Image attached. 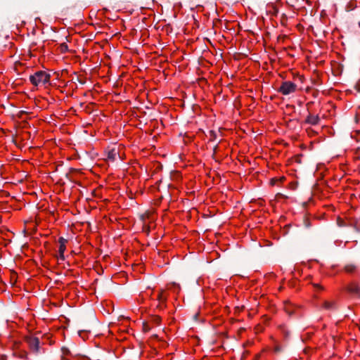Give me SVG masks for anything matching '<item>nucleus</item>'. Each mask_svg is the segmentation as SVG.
Wrapping results in <instances>:
<instances>
[{
    "mask_svg": "<svg viewBox=\"0 0 360 360\" xmlns=\"http://www.w3.org/2000/svg\"><path fill=\"white\" fill-rule=\"evenodd\" d=\"M337 224H338V225L339 226H345V223L344 220L342 218H340V217H338L337 219Z\"/></svg>",
    "mask_w": 360,
    "mask_h": 360,
    "instance_id": "2eb2a0df",
    "label": "nucleus"
},
{
    "mask_svg": "<svg viewBox=\"0 0 360 360\" xmlns=\"http://www.w3.org/2000/svg\"><path fill=\"white\" fill-rule=\"evenodd\" d=\"M284 309L288 314H292L293 312V306L290 302L284 303Z\"/></svg>",
    "mask_w": 360,
    "mask_h": 360,
    "instance_id": "9b49d317",
    "label": "nucleus"
},
{
    "mask_svg": "<svg viewBox=\"0 0 360 360\" xmlns=\"http://www.w3.org/2000/svg\"><path fill=\"white\" fill-rule=\"evenodd\" d=\"M1 360H6L5 356H1Z\"/></svg>",
    "mask_w": 360,
    "mask_h": 360,
    "instance_id": "6ab92c4d",
    "label": "nucleus"
},
{
    "mask_svg": "<svg viewBox=\"0 0 360 360\" xmlns=\"http://www.w3.org/2000/svg\"><path fill=\"white\" fill-rule=\"evenodd\" d=\"M20 358L27 359V353L26 352H24L20 356Z\"/></svg>",
    "mask_w": 360,
    "mask_h": 360,
    "instance_id": "f3484780",
    "label": "nucleus"
},
{
    "mask_svg": "<svg viewBox=\"0 0 360 360\" xmlns=\"http://www.w3.org/2000/svg\"><path fill=\"white\" fill-rule=\"evenodd\" d=\"M68 242V240L64 238L63 237H60L58 238V243H59L58 253H59V258L61 260L65 259L64 253L66 250Z\"/></svg>",
    "mask_w": 360,
    "mask_h": 360,
    "instance_id": "20e7f679",
    "label": "nucleus"
},
{
    "mask_svg": "<svg viewBox=\"0 0 360 360\" xmlns=\"http://www.w3.org/2000/svg\"><path fill=\"white\" fill-rule=\"evenodd\" d=\"M150 322L153 326H158L161 322V318L157 315L153 316L150 318Z\"/></svg>",
    "mask_w": 360,
    "mask_h": 360,
    "instance_id": "9d476101",
    "label": "nucleus"
},
{
    "mask_svg": "<svg viewBox=\"0 0 360 360\" xmlns=\"http://www.w3.org/2000/svg\"><path fill=\"white\" fill-rule=\"evenodd\" d=\"M319 120H320V119L318 115L309 114L307 117L305 122L308 124L315 125L319 123Z\"/></svg>",
    "mask_w": 360,
    "mask_h": 360,
    "instance_id": "6e6552de",
    "label": "nucleus"
},
{
    "mask_svg": "<svg viewBox=\"0 0 360 360\" xmlns=\"http://www.w3.org/2000/svg\"><path fill=\"white\" fill-rule=\"evenodd\" d=\"M335 307V302L332 300H325L322 304V308L325 309H333Z\"/></svg>",
    "mask_w": 360,
    "mask_h": 360,
    "instance_id": "1a4fd4ad",
    "label": "nucleus"
},
{
    "mask_svg": "<svg viewBox=\"0 0 360 360\" xmlns=\"http://www.w3.org/2000/svg\"><path fill=\"white\" fill-rule=\"evenodd\" d=\"M343 269L345 273L352 274L357 272L358 266L354 263H350L346 264Z\"/></svg>",
    "mask_w": 360,
    "mask_h": 360,
    "instance_id": "0eeeda50",
    "label": "nucleus"
},
{
    "mask_svg": "<svg viewBox=\"0 0 360 360\" xmlns=\"http://www.w3.org/2000/svg\"><path fill=\"white\" fill-rule=\"evenodd\" d=\"M30 82L36 87H45L50 85L51 75L46 71L39 70L30 76Z\"/></svg>",
    "mask_w": 360,
    "mask_h": 360,
    "instance_id": "f257e3e1",
    "label": "nucleus"
},
{
    "mask_svg": "<svg viewBox=\"0 0 360 360\" xmlns=\"http://www.w3.org/2000/svg\"><path fill=\"white\" fill-rule=\"evenodd\" d=\"M157 299L158 300V308L162 309L165 306V302L167 300L166 292L164 290H161L158 292Z\"/></svg>",
    "mask_w": 360,
    "mask_h": 360,
    "instance_id": "39448f33",
    "label": "nucleus"
},
{
    "mask_svg": "<svg viewBox=\"0 0 360 360\" xmlns=\"http://www.w3.org/2000/svg\"><path fill=\"white\" fill-rule=\"evenodd\" d=\"M297 90V85L290 82V81H285L282 82L281 84L278 92L281 94L286 96L292 93H295Z\"/></svg>",
    "mask_w": 360,
    "mask_h": 360,
    "instance_id": "f03ea898",
    "label": "nucleus"
},
{
    "mask_svg": "<svg viewBox=\"0 0 360 360\" xmlns=\"http://www.w3.org/2000/svg\"><path fill=\"white\" fill-rule=\"evenodd\" d=\"M153 327L150 321L143 322V331L144 333H148L150 330L151 328Z\"/></svg>",
    "mask_w": 360,
    "mask_h": 360,
    "instance_id": "ddd939ff",
    "label": "nucleus"
},
{
    "mask_svg": "<svg viewBox=\"0 0 360 360\" xmlns=\"http://www.w3.org/2000/svg\"><path fill=\"white\" fill-rule=\"evenodd\" d=\"M347 290L349 292L358 295L360 296V285L356 282H352L347 285Z\"/></svg>",
    "mask_w": 360,
    "mask_h": 360,
    "instance_id": "423d86ee",
    "label": "nucleus"
},
{
    "mask_svg": "<svg viewBox=\"0 0 360 360\" xmlns=\"http://www.w3.org/2000/svg\"><path fill=\"white\" fill-rule=\"evenodd\" d=\"M313 285L316 289H317L319 290H323V287L321 286L320 284L316 283V284H313Z\"/></svg>",
    "mask_w": 360,
    "mask_h": 360,
    "instance_id": "dca6fc26",
    "label": "nucleus"
},
{
    "mask_svg": "<svg viewBox=\"0 0 360 360\" xmlns=\"http://www.w3.org/2000/svg\"><path fill=\"white\" fill-rule=\"evenodd\" d=\"M60 49L61 52L63 53L67 52L68 50V45L65 43L61 44L60 46Z\"/></svg>",
    "mask_w": 360,
    "mask_h": 360,
    "instance_id": "4468645a",
    "label": "nucleus"
},
{
    "mask_svg": "<svg viewBox=\"0 0 360 360\" xmlns=\"http://www.w3.org/2000/svg\"><path fill=\"white\" fill-rule=\"evenodd\" d=\"M278 181V179H271V184L272 186H274V185H275V184H276V183Z\"/></svg>",
    "mask_w": 360,
    "mask_h": 360,
    "instance_id": "a211bd4d",
    "label": "nucleus"
},
{
    "mask_svg": "<svg viewBox=\"0 0 360 360\" xmlns=\"http://www.w3.org/2000/svg\"><path fill=\"white\" fill-rule=\"evenodd\" d=\"M25 341L30 348L33 352H38L39 350V340L35 337H26Z\"/></svg>",
    "mask_w": 360,
    "mask_h": 360,
    "instance_id": "7ed1b4c3",
    "label": "nucleus"
},
{
    "mask_svg": "<svg viewBox=\"0 0 360 360\" xmlns=\"http://www.w3.org/2000/svg\"><path fill=\"white\" fill-rule=\"evenodd\" d=\"M117 155V152L116 151V150L115 149H112V150H110L108 153L107 158L109 160H115V159L116 158Z\"/></svg>",
    "mask_w": 360,
    "mask_h": 360,
    "instance_id": "f8f14e48",
    "label": "nucleus"
}]
</instances>
